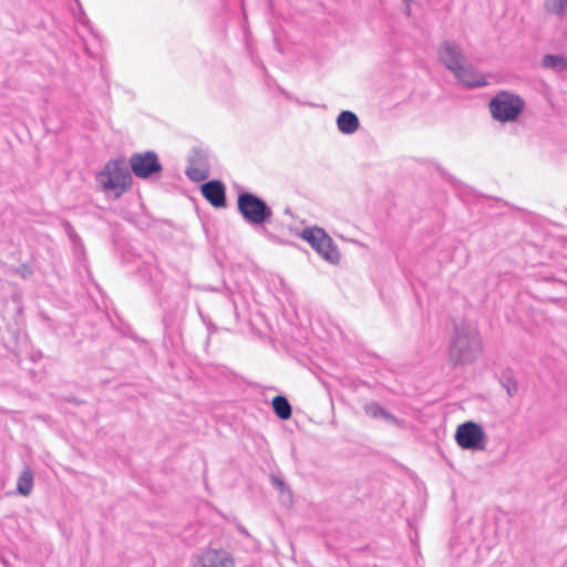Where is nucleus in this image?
<instances>
[{
  "instance_id": "6e6552de",
  "label": "nucleus",
  "mask_w": 567,
  "mask_h": 567,
  "mask_svg": "<svg viewBox=\"0 0 567 567\" xmlns=\"http://www.w3.org/2000/svg\"><path fill=\"white\" fill-rule=\"evenodd\" d=\"M192 567H235V561L225 549L207 548L194 558Z\"/></svg>"
},
{
  "instance_id": "39448f33",
  "label": "nucleus",
  "mask_w": 567,
  "mask_h": 567,
  "mask_svg": "<svg viewBox=\"0 0 567 567\" xmlns=\"http://www.w3.org/2000/svg\"><path fill=\"white\" fill-rule=\"evenodd\" d=\"M237 207L243 218L250 225H262L272 216L270 207L251 193L245 192L239 194Z\"/></svg>"
},
{
  "instance_id": "9d476101",
  "label": "nucleus",
  "mask_w": 567,
  "mask_h": 567,
  "mask_svg": "<svg viewBox=\"0 0 567 567\" xmlns=\"http://www.w3.org/2000/svg\"><path fill=\"white\" fill-rule=\"evenodd\" d=\"M439 59L451 72L465 61L460 45L452 41L442 43L439 49Z\"/></svg>"
},
{
  "instance_id": "412c9836",
  "label": "nucleus",
  "mask_w": 567,
  "mask_h": 567,
  "mask_svg": "<svg viewBox=\"0 0 567 567\" xmlns=\"http://www.w3.org/2000/svg\"><path fill=\"white\" fill-rule=\"evenodd\" d=\"M403 1H404L405 3H408V4L411 2V0H403Z\"/></svg>"
},
{
  "instance_id": "9b49d317",
  "label": "nucleus",
  "mask_w": 567,
  "mask_h": 567,
  "mask_svg": "<svg viewBox=\"0 0 567 567\" xmlns=\"http://www.w3.org/2000/svg\"><path fill=\"white\" fill-rule=\"evenodd\" d=\"M204 197L215 207H224L226 204L225 187L218 181L207 182L202 186Z\"/></svg>"
},
{
  "instance_id": "4468645a",
  "label": "nucleus",
  "mask_w": 567,
  "mask_h": 567,
  "mask_svg": "<svg viewBox=\"0 0 567 567\" xmlns=\"http://www.w3.org/2000/svg\"><path fill=\"white\" fill-rule=\"evenodd\" d=\"M542 66L555 73L567 70V59L560 54H546L542 60Z\"/></svg>"
},
{
  "instance_id": "f03ea898",
  "label": "nucleus",
  "mask_w": 567,
  "mask_h": 567,
  "mask_svg": "<svg viewBox=\"0 0 567 567\" xmlns=\"http://www.w3.org/2000/svg\"><path fill=\"white\" fill-rule=\"evenodd\" d=\"M100 189L114 197H120L132 185V175L123 159L109 161L96 175Z\"/></svg>"
},
{
  "instance_id": "ddd939ff",
  "label": "nucleus",
  "mask_w": 567,
  "mask_h": 567,
  "mask_svg": "<svg viewBox=\"0 0 567 567\" xmlns=\"http://www.w3.org/2000/svg\"><path fill=\"white\" fill-rule=\"evenodd\" d=\"M364 412L373 419H382L389 423L400 425V421L389 411L383 409L379 403L372 402L364 405Z\"/></svg>"
},
{
  "instance_id": "20e7f679",
  "label": "nucleus",
  "mask_w": 567,
  "mask_h": 567,
  "mask_svg": "<svg viewBox=\"0 0 567 567\" xmlns=\"http://www.w3.org/2000/svg\"><path fill=\"white\" fill-rule=\"evenodd\" d=\"M300 238L307 241L312 249L327 262L338 265L341 254L333 239L320 227L305 228Z\"/></svg>"
},
{
  "instance_id": "aec40b11",
  "label": "nucleus",
  "mask_w": 567,
  "mask_h": 567,
  "mask_svg": "<svg viewBox=\"0 0 567 567\" xmlns=\"http://www.w3.org/2000/svg\"><path fill=\"white\" fill-rule=\"evenodd\" d=\"M274 482H275V484H276L278 487L284 488V486H285L284 482H281V481H279V480H275Z\"/></svg>"
},
{
  "instance_id": "f3484780",
  "label": "nucleus",
  "mask_w": 567,
  "mask_h": 567,
  "mask_svg": "<svg viewBox=\"0 0 567 567\" xmlns=\"http://www.w3.org/2000/svg\"><path fill=\"white\" fill-rule=\"evenodd\" d=\"M544 8L549 14L559 18L567 16V0H545Z\"/></svg>"
},
{
  "instance_id": "1a4fd4ad",
  "label": "nucleus",
  "mask_w": 567,
  "mask_h": 567,
  "mask_svg": "<svg viewBox=\"0 0 567 567\" xmlns=\"http://www.w3.org/2000/svg\"><path fill=\"white\" fill-rule=\"evenodd\" d=\"M453 74L467 87H482L488 84L485 75L465 61L453 72Z\"/></svg>"
},
{
  "instance_id": "dca6fc26",
  "label": "nucleus",
  "mask_w": 567,
  "mask_h": 567,
  "mask_svg": "<svg viewBox=\"0 0 567 567\" xmlns=\"http://www.w3.org/2000/svg\"><path fill=\"white\" fill-rule=\"evenodd\" d=\"M272 409L281 420H288L291 416V405L285 396H275L272 399Z\"/></svg>"
},
{
  "instance_id": "2eb2a0df",
  "label": "nucleus",
  "mask_w": 567,
  "mask_h": 567,
  "mask_svg": "<svg viewBox=\"0 0 567 567\" xmlns=\"http://www.w3.org/2000/svg\"><path fill=\"white\" fill-rule=\"evenodd\" d=\"M33 488V473L30 468H24L20 474L17 483V491L23 496L31 494Z\"/></svg>"
},
{
  "instance_id": "f257e3e1",
  "label": "nucleus",
  "mask_w": 567,
  "mask_h": 567,
  "mask_svg": "<svg viewBox=\"0 0 567 567\" xmlns=\"http://www.w3.org/2000/svg\"><path fill=\"white\" fill-rule=\"evenodd\" d=\"M482 350V340L475 326L463 322L455 327L449 349L450 359L454 364L473 363Z\"/></svg>"
},
{
  "instance_id": "0eeeda50",
  "label": "nucleus",
  "mask_w": 567,
  "mask_h": 567,
  "mask_svg": "<svg viewBox=\"0 0 567 567\" xmlns=\"http://www.w3.org/2000/svg\"><path fill=\"white\" fill-rule=\"evenodd\" d=\"M130 167L132 173L142 179L151 178L153 175L159 174L163 169L157 154L153 151L131 155Z\"/></svg>"
},
{
  "instance_id": "7ed1b4c3",
  "label": "nucleus",
  "mask_w": 567,
  "mask_h": 567,
  "mask_svg": "<svg viewBox=\"0 0 567 567\" xmlns=\"http://www.w3.org/2000/svg\"><path fill=\"white\" fill-rule=\"evenodd\" d=\"M526 103L524 99L511 91L497 92L488 102L492 118L498 123H513L518 120Z\"/></svg>"
},
{
  "instance_id": "423d86ee",
  "label": "nucleus",
  "mask_w": 567,
  "mask_h": 567,
  "mask_svg": "<svg viewBox=\"0 0 567 567\" xmlns=\"http://www.w3.org/2000/svg\"><path fill=\"white\" fill-rule=\"evenodd\" d=\"M455 441L460 447L468 451H484L487 445V436L483 426L473 421L457 426Z\"/></svg>"
},
{
  "instance_id": "f8f14e48",
  "label": "nucleus",
  "mask_w": 567,
  "mask_h": 567,
  "mask_svg": "<svg viewBox=\"0 0 567 567\" xmlns=\"http://www.w3.org/2000/svg\"><path fill=\"white\" fill-rule=\"evenodd\" d=\"M337 127L346 135H351L359 130L360 122L358 116L351 111H342L337 116Z\"/></svg>"
},
{
  "instance_id": "6ab92c4d",
  "label": "nucleus",
  "mask_w": 567,
  "mask_h": 567,
  "mask_svg": "<svg viewBox=\"0 0 567 567\" xmlns=\"http://www.w3.org/2000/svg\"><path fill=\"white\" fill-rule=\"evenodd\" d=\"M506 391H507L508 395H511V396L515 395L517 392V384L516 383L508 384L506 386Z\"/></svg>"
},
{
  "instance_id": "a211bd4d",
  "label": "nucleus",
  "mask_w": 567,
  "mask_h": 567,
  "mask_svg": "<svg viewBox=\"0 0 567 567\" xmlns=\"http://www.w3.org/2000/svg\"><path fill=\"white\" fill-rule=\"evenodd\" d=\"M186 173L190 179L197 181V182L203 181L207 177V173L197 167H189Z\"/></svg>"
}]
</instances>
